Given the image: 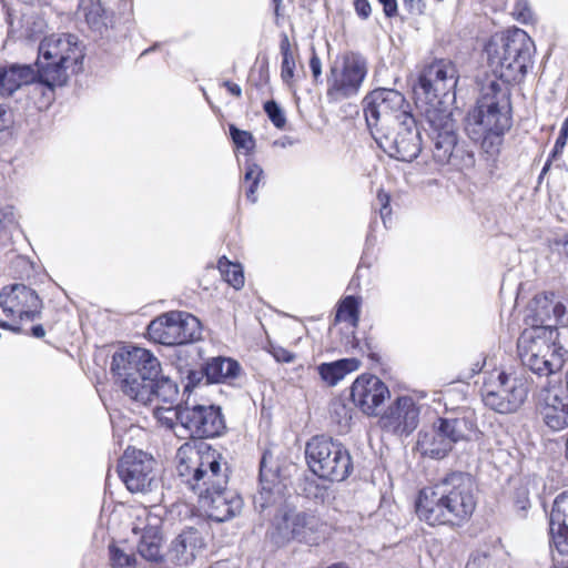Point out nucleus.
Wrapping results in <instances>:
<instances>
[{
	"instance_id": "603ef678",
	"label": "nucleus",
	"mask_w": 568,
	"mask_h": 568,
	"mask_svg": "<svg viewBox=\"0 0 568 568\" xmlns=\"http://www.w3.org/2000/svg\"><path fill=\"white\" fill-rule=\"evenodd\" d=\"M383 7V12L386 18L392 19L398 14L397 0H377Z\"/></svg>"
},
{
	"instance_id": "9b49d317",
	"label": "nucleus",
	"mask_w": 568,
	"mask_h": 568,
	"mask_svg": "<svg viewBox=\"0 0 568 568\" xmlns=\"http://www.w3.org/2000/svg\"><path fill=\"white\" fill-rule=\"evenodd\" d=\"M362 104L372 136L379 131L386 132L387 129L402 123L403 120L406 121V116H414L404 94L394 89H375L365 95Z\"/></svg>"
},
{
	"instance_id": "864d4df0",
	"label": "nucleus",
	"mask_w": 568,
	"mask_h": 568,
	"mask_svg": "<svg viewBox=\"0 0 568 568\" xmlns=\"http://www.w3.org/2000/svg\"><path fill=\"white\" fill-rule=\"evenodd\" d=\"M403 3L410 13L422 14L425 10V3L423 0H403Z\"/></svg>"
},
{
	"instance_id": "20e7f679",
	"label": "nucleus",
	"mask_w": 568,
	"mask_h": 568,
	"mask_svg": "<svg viewBox=\"0 0 568 568\" xmlns=\"http://www.w3.org/2000/svg\"><path fill=\"white\" fill-rule=\"evenodd\" d=\"M511 126V89L491 80L481 87L475 105L465 116V132L480 146L490 172L497 168L505 134Z\"/></svg>"
},
{
	"instance_id": "1a4fd4ad",
	"label": "nucleus",
	"mask_w": 568,
	"mask_h": 568,
	"mask_svg": "<svg viewBox=\"0 0 568 568\" xmlns=\"http://www.w3.org/2000/svg\"><path fill=\"white\" fill-rule=\"evenodd\" d=\"M310 470L320 479L343 481L353 471V459L347 447L325 435L312 437L305 446Z\"/></svg>"
},
{
	"instance_id": "4468645a",
	"label": "nucleus",
	"mask_w": 568,
	"mask_h": 568,
	"mask_svg": "<svg viewBox=\"0 0 568 568\" xmlns=\"http://www.w3.org/2000/svg\"><path fill=\"white\" fill-rule=\"evenodd\" d=\"M156 460L152 455L128 448L119 459L116 470L131 493H149L158 487Z\"/></svg>"
},
{
	"instance_id": "680f3d73",
	"label": "nucleus",
	"mask_w": 568,
	"mask_h": 568,
	"mask_svg": "<svg viewBox=\"0 0 568 568\" xmlns=\"http://www.w3.org/2000/svg\"><path fill=\"white\" fill-rule=\"evenodd\" d=\"M365 347L368 351V357L374 362H379L381 357L377 353L373 352L371 342H368V339L365 341Z\"/></svg>"
},
{
	"instance_id": "393cba45",
	"label": "nucleus",
	"mask_w": 568,
	"mask_h": 568,
	"mask_svg": "<svg viewBox=\"0 0 568 568\" xmlns=\"http://www.w3.org/2000/svg\"><path fill=\"white\" fill-rule=\"evenodd\" d=\"M202 546V539L196 528L190 527L179 534L171 542L165 559L174 568H186L195 559V552Z\"/></svg>"
},
{
	"instance_id": "4c0bfd02",
	"label": "nucleus",
	"mask_w": 568,
	"mask_h": 568,
	"mask_svg": "<svg viewBox=\"0 0 568 568\" xmlns=\"http://www.w3.org/2000/svg\"><path fill=\"white\" fill-rule=\"evenodd\" d=\"M109 560L111 568H135L136 566L135 555L124 552L115 544L109 545Z\"/></svg>"
},
{
	"instance_id": "4be33fe9",
	"label": "nucleus",
	"mask_w": 568,
	"mask_h": 568,
	"mask_svg": "<svg viewBox=\"0 0 568 568\" xmlns=\"http://www.w3.org/2000/svg\"><path fill=\"white\" fill-rule=\"evenodd\" d=\"M349 396L364 414L376 416L378 407L390 396V392L376 375L362 374L353 382Z\"/></svg>"
},
{
	"instance_id": "58836bf2",
	"label": "nucleus",
	"mask_w": 568,
	"mask_h": 568,
	"mask_svg": "<svg viewBox=\"0 0 568 568\" xmlns=\"http://www.w3.org/2000/svg\"><path fill=\"white\" fill-rule=\"evenodd\" d=\"M263 110L268 120L276 129H283L286 124V116L281 105L275 100H267L263 104Z\"/></svg>"
},
{
	"instance_id": "e433bc0d",
	"label": "nucleus",
	"mask_w": 568,
	"mask_h": 568,
	"mask_svg": "<svg viewBox=\"0 0 568 568\" xmlns=\"http://www.w3.org/2000/svg\"><path fill=\"white\" fill-rule=\"evenodd\" d=\"M230 136L236 149L245 151L246 155H251L255 149V139L248 131L239 129L235 124L229 125Z\"/></svg>"
},
{
	"instance_id": "ddd939ff",
	"label": "nucleus",
	"mask_w": 568,
	"mask_h": 568,
	"mask_svg": "<svg viewBox=\"0 0 568 568\" xmlns=\"http://www.w3.org/2000/svg\"><path fill=\"white\" fill-rule=\"evenodd\" d=\"M176 419L194 439L190 443H202L197 439L221 437L226 432L222 407L214 404L179 407Z\"/></svg>"
},
{
	"instance_id": "a211bd4d",
	"label": "nucleus",
	"mask_w": 568,
	"mask_h": 568,
	"mask_svg": "<svg viewBox=\"0 0 568 568\" xmlns=\"http://www.w3.org/2000/svg\"><path fill=\"white\" fill-rule=\"evenodd\" d=\"M0 306L7 316L17 314L20 321L32 322L40 318L43 305L33 288L16 283L1 288Z\"/></svg>"
},
{
	"instance_id": "de8ad7c7",
	"label": "nucleus",
	"mask_w": 568,
	"mask_h": 568,
	"mask_svg": "<svg viewBox=\"0 0 568 568\" xmlns=\"http://www.w3.org/2000/svg\"><path fill=\"white\" fill-rule=\"evenodd\" d=\"M311 51H312V54L310 58V69H311L312 75L314 78V81L318 82V79L322 75V62H321V59H320L318 54L316 53V50L313 45L311 47Z\"/></svg>"
},
{
	"instance_id": "c756f323",
	"label": "nucleus",
	"mask_w": 568,
	"mask_h": 568,
	"mask_svg": "<svg viewBox=\"0 0 568 568\" xmlns=\"http://www.w3.org/2000/svg\"><path fill=\"white\" fill-rule=\"evenodd\" d=\"M206 384H224L236 378L242 367L240 363L231 357L216 356L204 363Z\"/></svg>"
},
{
	"instance_id": "e2e57ef3",
	"label": "nucleus",
	"mask_w": 568,
	"mask_h": 568,
	"mask_svg": "<svg viewBox=\"0 0 568 568\" xmlns=\"http://www.w3.org/2000/svg\"><path fill=\"white\" fill-rule=\"evenodd\" d=\"M486 364V359L483 358L481 361H477L473 364L471 372L473 374H478L483 371L484 366Z\"/></svg>"
},
{
	"instance_id": "8fccbe9b",
	"label": "nucleus",
	"mask_w": 568,
	"mask_h": 568,
	"mask_svg": "<svg viewBox=\"0 0 568 568\" xmlns=\"http://www.w3.org/2000/svg\"><path fill=\"white\" fill-rule=\"evenodd\" d=\"M263 178H256L252 181H248L246 182V187H245V196L247 199V201H250L251 203H256L257 202V189L260 186V183H261V180Z\"/></svg>"
},
{
	"instance_id": "774afa93",
	"label": "nucleus",
	"mask_w": 568,
	"mask_h": 568,
	"mask_svg": "<svg viewBox=\"0 0 568 568\" xmlns=\"http://www.w3.org/2000/svg\"><path fill=\"white\" fill-rule=\"evenodd\" d=\"M156 47H158V44H154V45H152V47H150V48L145 49V50L141 53V55H145V54L150 53L151 51H154Z\"/></svg>"
},
{
	"instance_id": "cd10ccee",
	"label": "nucleus",
	"mask_w": 568,
	"mask_h": 568,
	"mask_svg": "<svg viewBox=\"0 0 568 568\" xmlns=\"http://www.w3.org/2000/svg\"><path fill=\"white\" fill-rule=\"evenodd\" d=\"M416 446L423 456L436 460L445 458L453 450L436 422L430 429L419 430Z\"/></svg>"
},
{
	"instance_id": "9d476101",
	"label": "nucleus",
	"mask_w": 568,
	"mask_h": 568,
	"mask_svg": "<svg viewBox=\"0 0 568 568\" xmlns=\"http://www.w3.org/2000/svg\"><path fill=\"white\" fill-rule=\"evenodd\" d=\"M529 378L526 372L494 371L480 388L484 405L498 414L516 413L527 400Z\"/></svg>"
},
{
	"instance_id": "49530a36",
	"label": "nucleus",
	"mask_w": 568,
	"mask_h": 568,
	"mask_svg": "<svg viewBox=\"0 0 568 568\" xmlns=\"http://www.w3.org/2000/svg\"><path fill=\"white\" fill-rule=\"evenodd\" d=\"M377 199L381 203L379 215L385 226H387V219L392 213L390 209V196L388 193H385L383 190H379L377 193Z\"/></svg>"
},
{
	"instance_id": "338daca9",
	"label": "nucleus",
	"mask_w": 568,
	"mask_h": 568,
	"mask_svg": "<svg viewBox=\"0 0 568 568\" xmlns=\"http://www.w3.org/2000/svg\"><path fill=\"white\" fill-rule=\"evenodd\" d=\"M0 328H2V329L11 328V324L9 322L0 320Z\"/></svg>"
},
{
	"instance_id": "c03bdc74",
	"label": "nucleus",
	"mask_w": 568,
	"mask_h": 568,
	"mask_svg": "<svg viewBox=\"0 0 568 568\" xmlns=\"http://www.w3.org/2000/svg\"><path fill=\"white\" fill-rule=\"evenodd\" d=\"M514 16L521 23L534 21V12L527 0H517L514 7Z\"/></svg>"
},
{
	"instance_id": "5701e85b",
	"label": "nucleus",
	"mask_w": 568,
	"mask_h": 568,
	"mask_svg": "<svg viewBox=\"0 0 568 568\" xmlns=\"http://www.w3.org/2000/svg\"><path fill=\"white\" fill-rule=\"evenodd\" d=\"M367 74V61L359 53H349L344 58L342 75L332 82L328 79L327 95L332 100L351 98L357 94Z\"/></svg>"
},
{
	"instance_id": "0e129e2a",
	"label": "nucleus",
	"mask_w": 568,
	"mask_h": 568,
	"mask_svg": "<svg viewBox=\"0 0 568 568\" xmlns=\"http://www.w3.org/2000/svg\"><path fill=\"white\" fill-rule=\"evenodd\" d=\"M6 331H10L16 334L22 333V327L20 325L11 324V328H7Z\"/></svg>"
},
{
	"instance_id": "6e6552de",
	"label": "nucleus",
	"mask_w": 568,
	"mask_h": 568,
	"mask_svg": "<svg viewBox=\"0 0 568 568\" xmlns=\"http://www.w3.org/2000/svg\"><path fill=\"white\" fill-rule=\"evenodd\" d=\"M488 63L493 73L500 80V84L511 85L520 81L527 73L531 62L535 44L529 34L515 28L501 37L500 49L491 51V44L487 47Z\"/></svg>"
},
{
	"instance_id": "2eb2a0df",
	"label": "nucleus",
	"mask_w": 568,
	"mask_h": 568,
	"mask_svg": "<svg viewBox=\"0 0 568 568\" xmlns=\"http://www.w3.org/2000/svg\"><path fill=\"white\" fill-rule=\"evenodd\" d=\"M377 145L388 156L403 162H412L422 151L420 131L415 116H406V121L390 126L386 132L373 136Z\"/></svg>"
},
{
	"instance_id": "72a5a7b5",
	"label": "nucleus",
	"mask_w": 568,
	"mask_h": 568,
	"mask_svg": "<svg viewBox=\"0 0 568 568\" xmlns=\"http://www.w3.org/2000/svg\"><path fill=\"white\" fill-rule=\"evenodd\" d=\"M219 270L233 288L241 290L244 286V272L240 263H233L223 256L219 260Z\"/></svg>"
},
{
	"instance_id": "a878e982",
	"label": "nucleus",
	"mask_w": 568,
	"mask_h": 568,
	"mask_svg": "<svg viewBox=\"0 0 568 568\" xmlns=\"http://www.w3.org/2000/svg\"><path fill=\"white\" fill-rule=\"evenodd\" d=\"M133 534L139 535L136 550L150 562H162L165 555L162 551L163 535L158 524H145L142 528L134 527Z\"/></svg>"
},
{
	"instance_id": "37998d69",
	"label": "nucleus",
	"mask_w": 568,
	"mask_h": 568,
	"mask_svg": "<svg viewBox=\"0 0 568 568\" xmlns=\"http://www.w3.org/2000/svg\"><path fill=\"white\" fill-rule=\"evenodd\" d=\"M491 556L487 550H475L470 554L466 568H489Z\"/></svg>"
},
{
	"instance_id": "423d86ee",
	"label": "nucleus",
	"mask_w": 568,
	"mask_h": 568,
	"mask_svg": "<svg viewBox=\"0 0 568 568\" xmlns=\"http://www.w3.org/2000/svg\"><path fill=\"white\" fill-rule=\"evenodd\" d=\"M458 79L456 64L446 59H436L419 71L412 90L416 108L427 124L426 129L442 125L452 119L446 99L452 94L455 100Z\"/></svg>"
},
{
	"instance_id": "39448f33",
	"label": "nucleus",
	"mask_w": 568,
	"mask_h": 568,
	"mask_svg": "<svg viewBox=\"0 0 568 568\" xmlns=\"http://www.w3.org/2000/svg\"><path fill=\"white\" fill-rule=\"evenodd\" d=\"M110 371L122 393L135 402L146 405L158 399L173 404L178 399L176 382L161 374L159 359L148 349L119 348L112 356Z\"/></svg>"
},
{
	"instance_id": "4d7b16f0",
	"label": "nucleus",
	"mask_w": 568,
	"mask_h": 568,
	"mask_svg": "<svg viewBox=\"0 0 568 568\" xmlns=\"http://www.w3.org/2000/svg\"><path fill=\"white\" fill-rule=\"evenodd\" d=\"M556 161L557 160H550V155L548 154V158H547V160H546V162H545V164H544V166H542V169H541V171L539 173V176H538V180H537L538 184H541L545 175L549 172V170L551 168V164L554 162H556Z\"/></svg>"
},
{
	"instance_id": "79ce46f5",
	"label": "nucleus",
	"mask_w": 568,
	"mask_h": 568,
	"mask_svg": "<svg viewBox=\"0 0 568 568\" xmlns=\"http://www.w3.org/2000/svg\"><path fill=\"white\" fill-rule=\"evenodd\" d=\"M568 141V116L564 120L559 134L555 141L552 150L549 152L550 160H559Z\"/></svg>"
},
{
	"instance_id": "dca6fc26",
	"label": "nucleus",
	"mask_w": 568,
	"mask_h": 568,
	"mask_svg": "<svg viewBox=\"0 0 568 568\" xmlns=\"http://www.w3.org/2000/svg\"><path fill=\"white\" fill-rule=\"evenodd\" d=\"M199 325L195 316L181 312H166L150 322L146 335L150 341L165 346L184 345L196 338L194 327Z\"/></svg>"
},
{
	"instance_id": "6ab92c4d",
	"label": "nucleus",
	"mask_w": 568,
	"mask_h": 568,
	"mask_svg": "<svg viewBox=\"0 0 568 568\" xmlns=\"http://www.w3.org/2000/svg\"><path fill=\"white\" fill-rule=\"evenodd\" d=\"M420 408L408 395L398 396L379 417L381 428L396 436H409L418 426Z\"/></svg>"
},
{
	"instance_id": "f8f14e48",
	"label": "nucleus",
	"mask_w": 568,
	"mask_h": 568,
	"mask_svg": "<svg viewBox=\"0 0 568 568\" xmlns=\"http://www.w3.org/2000/svg\"><path fill=\"white\" fill-rule=\"evenodd\" d=\"M424 130L432 140L436 163L450 165L455 170L470 169L475 165V152L466 141H459L453 119L442 125Z\"/></svg>"
},
{
	"instance_id": "c85d7f7f",
	"label": "nucleus",
	"mask_w": 568,
	"mask_h": 568,
	"mask_svg": "<svg viewBox=\"0 0 568 568\" xmlns=\"http://www.w3.org/2000/svg\"><path fill=\"white\" fill-rule=\"evenodd\" d=\"M542 422L552 432L568 427V397L548 394L539 408Z\"/></svg>"
},
{
	"instance_id": "5fc2aeb1",
	"label": "nucleus",
	"mask_w": 568,
	"mask_h": 568,
	"mask_svg": "<svg viewBox=\"0 0 568 568\" xmlns=\"http://www.w3.org/2000/svg\"><path fill=\"white\" fill-rule=\"evenodd\" d=\"M273 355L277 362L291 363L294 361V354L282 347L275 349Z\"/></svg>"
},
{
	"instance_id": "09e8293b",
	"label": "nucleus",
	"mask_w": 568,
	"mask_h": 568,
	"mask_svg": "<svg viewBox=\"0 0 568 568\" xmlns=\"http://www.w3.org/2000/svg\"><path fill=\"white\" fill-rule=\"evenodd\" d=\"M354 10L362 20H367L372 13V7L368 0H353Z\"/></svg>"
},
{
	"instance_id": "3c124183",
	"label": "nucleus",
	"mask_w": 568,
	"mask_h": 568,
	"mask_svg": "<svg viewBox=\"0 0 568 568\" xmlns=\"http://www.w3.org/2000/svg\"><path fill=\"white\" fill-rule=\"evenodd\" d=\"M14 223V209L11 205H7L0 209V227L4 229L10 224Z\"/></svg>"
},
{
	"instance_id": "0eeeda50",
	"label": "nucleus",
	"mask_w": 568,
	"mask_h": 568,
	"mask_svg": "<svg viewBox=\"0 0 568 568\" xmlns=\"http://www.w3.org/2000/svg\"><path fill=\"white\" fill-rule=\"evenodd\" d=\"M517 349L523 366L538 377L558 373L566 362L567 352L556 334L545 327L525 328L517 339Z\"/></svg>"
},
{
	"instance_id": "aec40b11",
	"label": "nucleus",
	"mask_w": 568,
	"mask_h": 568,
	"mask_svg": "<svg viewBox=\"0 0 568 568\" xmlns=\"http://www.w3.org/2000/svg\"><path fill=\"white\" fill-rule=\"evenodd\" d=\"M275 530L272 539L275 544H285L292 539L311 544L320 526V519L305 511L292 513L284 510L281 517H275Z\"/></svg>"
},
{
	"instance_id": "c9c22d12",
	"label": "nucleus",
	"mask_w": 568,
	"mask_h": 568,
	"mask_svg": "<svg viewBox=\"0 0 568 568\" xmlns=\"http://www.w3.org/2000/svg\"><path fill=\"white\" fill-rule=\"evenodd\" d=\"M14 111L7 104L0 103V146L8 144L14 136Z\"/></svg>"
},
{
	"instance_id": "b1692460",
	"label": "nucleus",
	"mask_w": 568,
	"mask_h": 568,
	"mask_svg": "<svg viewBox=\"0 0 568 568\" xmlns=\"http://www.w3.org/2000/svg\"><path fill=\"white\" fill-rule=\"evenodd\" d=\"M550 546L568 556V490L559 494L549 516Z\"/></svg>"
},
{
	"instance_id": "69168bd1",
	"label": "nucleus",
	"mask_w": 568,
	"mask_h": 568,
	"mask_svg": "<svg viewBox=\"0 0 568 568\" xmlns=\"http://www.w3.org/2000/svg\"><path fill=\"white\" fill-rule=\"evenodd\" d=\"M351 337H352L353 347H354V348H355V347H357V346H358V344H359V341H358V338L356 337V335H355V332H354V331L352 332Z\"/></svg>"
},
{
	"instance_id": "a19ab883",
	"label": "nucleus",
	"mask_w": 568,
	"mask_h": 568,
	"mask_svg": "<svg viewBox=\"0 0 568 568\" xmlns=\"http://www.w3.org/2000/svg\"><path fill=\"white\" fill-rule=\"evenodd\" d=\"M514 507L520 517H526L530 508L529 490L526 486H519L514 491Z\"/></svg>"
},
{
	"instance_id": "f257e3e1",
	"label": "nucleus",
	"mask_w": 568,
	"mask_h": 568,
	"mask_svg": "<svg viewBox=\"0 0 568 568\" xmlns=\"http://www.w3.org/2000/svg\"><path fill=\"white\" fill-rule=\"evenodd\" d=\"M174 463L178 479L197 496L209 518L224 523L241 513L243 499L229 488L232 471L220 449L207 443H183Z\"/></svg>"
},
{
	"instance_id": "052dcab7",
	"label": "nucleus",
	"mask_w": 568,
	"mask_h": 568,
	"mask_svg": "<svg viewBox=\"0 0 568 568\" xmlns=\"http://www.w3.org/2000/svg\"><path fill=\"white\" fill-rule=\"evenodd\" d=\"M274 9V14L276 18H280L282 16V7H283V0H271Z\"/></svg>"
},
{
	"instance_id": "f3484780",
	"label": "nucleus",
	"mask_w": 568,
	"mask_h": 568,
	"mask_svg": "<svg viewBox=\"0 0 568 568\" xmlns=\"http://www.w3.org/2000/svg\"><path fill=\"white\" fill-rule=\"evenodd\" d=\"M525 323L528 328H548L558 338V326H568V298L556 300L554 292L535 295L527 306Z\"/></svg>"
},
{
	"instance_id": "a18cd8bd",
	"label": "nucleus",
	"mask_w": 568,
	"mask_h": 568,
	"mask_svg": "<svg viewBox=\"0 0 568 568\" xmlns=\"http://www.w3.org/2000/svg\"><path fill=\"white\" fill-rule=\"evenodd\" d=\"M244 173H243V182L246 183L248 181H252L256 178H264V171L255 163L251 158L245 159L243 163Z\"/></svg>"
},
{
	"instance_id": "bf43d9fd",
	"label": "nucleus",
	"mask_w": 568,
	"mask_h": 568,
	"mask_svg": "<svg viewBox=\"0 0 568 568\" xmlns=\"http://www.w3.org/2000/svg\"><path fill=\"white\" fill-rule=\"evenodd\" d=\"M30 335L36 338H42L45 335V329L42 324H36L30 328Z\"/></svg>"
},
{
	"instance_id": "412c9836",
	"label": "nucleus",
	"mask_w": 568,
	"mask_h": 568,
	"mask_svg": "<svg viewBox=\"0 0 568 568\" xmlns=\"http://www.w3.org/2000/svg\"><path fill=\"white\" fill-rule=\"evenodd\" d=\"M271 457L272 454L265 450L260 460V490L253 499L254 508L260 513L286 503V485L280 479L278 468L267 466Z\"/></svg>"
},
{
	"instance_id": "473e14b6",
	"label": "nucleus",
	"mask_w": 568,
	"mask_h": 568,
	"mask_svg": "<svg viewBox=\"0 0 568 568\" xmlns=\"http://www.w3.org/2000/svg\"><path fill=\"white\" fill-rule=\"evenodd\" d=\"M79 6L91 28L100 30L102 27H106V11L100 0H80Z\"/></svg>"
},
{
	"instance_id": "f704fd0d",
	"label": "nucleus",
	"mask_w": 568,
	"mask_h": 568,
	"mask_svg": "<svg viewBox=\"0 0 568 568\" xmlns=\"http://www.w3.org/2000/svg\"><path fill=\"white\" fill-rule=\"evenodd\" d=\"M280 51L282 55L281 78L284 83H290L294 77L295 60L291 50V43L286 33L281 34Z\"/></svg>"
},
{
	"instance_id": "7ed1b4c3",
	"label": "nucleus",
	"mask_w": 568,
	"mask_h": 568,
	"mask_svg": "<svg viewBox=\"0 0 568 568\" xmlns=\"http://www.w3.org/2000/svg\"><path fill=\"white\" fill-rule=\"evenodd\" d=\"M476 490L469 473L449 471L418 490L414 503L416 516L432 527H463L476 509Z\"/></svg>"
},
{
	"instance_id": "2f4dec72",
	"label": "nucleus",
	"mask_w": 568,
	"mask_h": 568,
	"mask_svg": "<svg viewBox=\"0 0 568 568\" xmlns=\"http://www.w3.org/2000/svg\"><path fill=\"white\" fill-rule=\"evenodd\" d=\"M362 296L346 295L336 305L335 322H347L353 328L359 324Z\"/></svg>"
},
{
	"instance_id": "bb28decb",
	"label": "nucleus",
	"mask_w": 568,
	"mask_h": 568,
	"mask_svg": "<svg viewBox=\"0 0 568 568\" xmlns=\"http://www.w3.org/2000/svg\"><path fill=\"white\" fill-rule=\"evenodd\" d=\"M435 422L453 448L457 443L470 442L477 432V423L473 415L438 417Z\"/></svg>"
},
{
	"instance_id": "f03ea898",
	"label": "nucleus",
	"mask_w": 568,
	"mask_h": 568,
	"mask_svg": "<svg viewBox=\"0 0 568 568\" xmlns=\"http://www.w3.org/2000/svg\"><path fill=\"white\" fill-rule=\"evenodd\" d=\"M84 51L78 36L52 33L38 47L36 69L31 64L12 63L0 69V94L11 97L23 85L39 83L53 91L68 81V70L82 71Z\"/></svg>"
},
{
	"instance_id": "7c9ffc66",
	"label": "nucleus",
	"mask_w": 568,
	"mask_h": 568,
	"mask_svg": "<svg viewBox=\"0 0 568 568\" xmlns=\"http://www.w3.org/2000/svg\"><path fill=\"white\" fill-rule=\"evenodd\" d=\"M359 365V359L355 357H347L328 363H322L317 366V372L327 385L335 386L347 374L355 372Z\"/></svg>"
},
{
	"instance_id": "ea45409f",
	"label": "nucleus",
	"mask_w": 568,
	"mask_h": 568,
	"mask_svg": "<svg viewBox=\"0 0 568 568\" xmlns=\"http://www.w3.org/2000/svg\"><path fill=\"white\" fill-rule=\"evenodd\" d=\"M206 379L204 364L200 369L189 368L185 375L182 377L183 382V394H191L203 379Z\"/></svg>"
},
{
	"instance_id": "13d9d810",
	"label": "nucleus",
	"mask_w": 568,
	"mask_h": 568,
	"mask_svg": "<svg viewBox=\"0 0 568 568\" xmlns=\"http://www.w3.org/2000/svg\"><path fill=\"white\" fill-rule=\"evenodd\" d=\"M296 143H298V140L290 135H284L282 139L276 141V144L281 145L282 148L293 146Z\"/></svg>"
},
{
	"instance_id": "6e6d98bb",
	"label": "nucleus",
	"mask_w": 568,
	"mask_h": 568,
	"mask_svg": "<svg viewBox=\"0 0 568 568\" xmlns=\"http://www.w3.org/2000/svg\"><path fill=\"white\" fill-rule=\"evenodd\" d=\"M223 87L234 97L240 98L242 95V89L237 83L230 80L223 82Z\"/></svg>"
}]
</instances>
